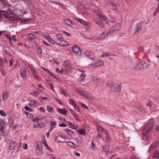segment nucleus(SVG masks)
I'll list each match as a JSON object with an SVG mask.
<instances>
[{
	"label": "nucleus",
	"instance_id": "34",
	"mask_svg": "<svg viewBox=\"0 0 159 159\" xmlns=\"http://www.w3.org/2000/svg\"><path fill=\"white\" fill-rule=\"evenodd\" d=\"M104 62L103 61H96L95 63V67L98 66H102Z\"/></svg>",
	"mask_w": 159,
	"mask_h": 159
},
{
	"label": "nucleus",
	"instance_id": "4",
	"mask_svg": "<svg viewBox=\"0 0 159 159\" xmlns=\"http://www.w3.org/2000/svg\"><path fill=\"white\" fill-rule=\"evenodd\" d=\"M121 27V25L120 24H116V25L111 27L110 30L109 31V33H110L111 34L114 31H117L120 30V29Z\"/></svg>",
	"mask_w": 159,
	"mask_h": 159
},
{
	"label": "nucleus",
	"instance_id": "27",
	"mask_svg": "<svg viewBox=\"0 0 159 159\" xmlns=\"http://www.w3.org/2000/svg\"><path fill=\"white\" fill-rule=\"evenodd\" d=\"M152 157L154 158H156L158 159H159V154L158 151L156 150L154 153Z\"/></svg>",
	"mask_w": 159,
	"mask_h": 159
},
{
	"label": "nucleus",
	"instance_id": "38",
	"mask_svg": "<svg viewBox=\"0 0 159 159\" xmlns=\"http://www.w3.org/2000/svg\"><path fill=\"white\" fill-rule=\"evenodd\" d=\"M79 134H86L85 130L84 129H81L79 130Z\"/></svg>",
	"mask_w": 159,
	"mask_h": 159
},
{
	"label": "nucleus",
	"instance_id": "57",
	"mask_svg": "<svg viewBox=\"0 0 159 159\" xmlns=\"http://www.w3.org/2000/svg\"><path fill=\"white\" fill-rule=\"evenodd\" d=\"M73 116L76 120H77L78 121H80V119H79L78 116L76 115V114H74V115H73Z\"/></svg>",
	"mask_w": 159,
	"mask_h": 159
},
{
	"label": "nucleus",
	"instance_id": "42",
	"mask_svg": "<svg viewBox=\"0 0 159 159\" xmlns=\"http://www.w3.org/2000/svg\"><path fill=\"white\" fill-rule=\"evenodd\" d=\"M103 138L105 139V141L106 142L109 143L110 141V138L108 135L107 134L106 137Z\"/></svg>",
	"mask_w": 159,
	"mask_h": 159
},
{
	"label": "nucleus",
	"instance_id": "17",
	"mask_svg": "<svg viewBox=\"0 0 159 159\" xmlns=\"http://www.w3.org/2000/svg\"><path fill=\"white\" fill-rule=\"evenodd\" d=\"M66 42L64 40L58 39H56V41L55 42V43L61 46H66L67 45L65 44Z\"/></svg>",
	"mask_w": 159,
	"mask_h": 159
},
{
	"label": "nucleus",
	"instance_id": "2",
	"mask_svg": "<svg viewBox=\"0 0 159 159\" xmlns=\"http://www.w3.org/2000/svg\"><path fill=\"white\" fill-rule=\"evenodd\" d=\"M150 64V63L147 62L146 61L143 60L136 65L134 67V69L137 70L145 69L147 68Z\"/></svg>",
	"mask_w": 159,
	"mask_h": 159
},
{
	"label": "nucleus",
	"instance_id": "49",
	"mask_svg": "<svg viewBox=\"0 0 159 159\" xmlns=\"http://www.w3.org/2000/svg\"><path fill=\"white\" fill-rule=\"evenodd\" d=\"M5 35L9 39V41L10 42V43L11 44V42L12 40V38H11V36L10 35L5 34Z\"/></svg>",
	"mask_w": 159,
	"mask_h": 159
},
{
	"label": "nucleus",
	"instance_id": "45",
	"mask_svg": "<svg viewBox=\"0 0 159 159\" xmlns=\"http://www.w3.org/2000/svg\"><path fill=\"white\" fill-rule=\"evenodd\" d=\"M152 103L151 102H149L146 104L147 107H148L150 110H152Z\"/></svg>",
	"mask_w": 159,
	"mask_h": 159
},
{
	"label": "nucleus",
	"instance_id": "18",
	"mask_svg": "<svg viewBox=\"0 0 159 159\" xmlns=\"http://www.w3.org/2000/svg\"><path fill=\"white\" fill-rule=\"evenodd\" d=\"M109 31L107 32H104L102 33L99 36V38L100 39H104L108 34H110L109 33Z\"/></svg>",
	"mask_w": 159,
	"mask_h": 159
},
{
	"label": "nucleus",
	"instance_id": "25",
	"mask_svg": "<svg viewBox=\"0 0 159 159\" xmlns=\"http://www.w3.org/2000/svg\"><path fill=\"white\" fill-rule=\"evenodd\" d=\"M36 154L39 156L42 155L43 151L42 148H36L35 150Z\"/></svg>",
	"mask_w": 159,
	"mask_h": 159
},
{
	"label": "nucleus",
	"instance_id": "40",
	"mask_svg": "<svg viewBox=\"0 0 159 159\" xmlns=\"http://www.w3.org/2000/svg\"><path fill=\"white\" fill-rule=\"evenodd\" d=\"M65 23L67 25H70L72 23V22L70 20L67 19L64 20Z\"/></svg>",
	"mask_w": 159,
	"mask_h": 159
},
{
	"label": "nucleus",
	"instance_id": "39",
	"mask_svg": "<svg viewBox=\"0 0 159 159\" xmlns=\"http://www.w3.org/2000/svg\"><path fill=\"white\" fill-rule=\"evenodd\" d=\"M37 103L35 101L31 100L30 101V103L29 105L31 107H33L35 106V103Z\"/></svg>",
	"mask_w": 159,
	"mask_h": 159
},
{
	"label": "nucleus",
	"instance_id": "29",
	"mask_svg": "<svg viewBox=\"0 0 159 159\" xmlns=\"http://www.w3.org/2000/svg\"><path fill=\"white\" fill-rule=\"evenodd\" d=\"M7 49H9V48L7 47H4L2 49H3V51L5 52V53L7 54L9 56H11V54L10 52V51H8V50Z\"/></svg>",
	"mask_w": 159,
	"mask_h": 159
},
{
	"label": "nucleus",
	"instance_id": "12",
	"mask_svg": "<svg viewBox=\"0 0 159 159\" xmlns=\"http://www.w3.org/2000/svg\"><path fill=\"white\" fill-rule=\"evenodd\" d=\"M76 91L79 93L84 96V97L88 99H90L89 96L85 93V92L82 91V90H81L80 88L77 89H76Z\"/></svg>",
	"mask_w": 159,
	"mask_h": 159
},
{
	"label": "nucleus",
	"instance_id": "28",
	"mask_svg": "<svg viewBox=\"0 0 159 159\" xmlns=\"http://www.w3.org/2000/svg\"><path fill=\"white\" fill-rule=\"evenodd\" d=\"M95 21L97 24H98L100 26H101L102 27H104V25L101 21L97 19L95 20Z\"/></svg>",
	"mask_w": 159,
	"mask_h": 159
},
{
	"label": "nucleus",
	"instance_id": "41",
	"mask_svg": "<svg viewBox=\"0 0 159 159\" xmlns=\"http://www.w3.org/2000/svg\"><path fill=\"white\" fill-rule=\"evenodd\" d=\"M8 96V93L7 92L4 93L2 94L3 98L4 100H6Z\"/></svg>",
	"mask_w": 159,
	"mask_h": 159
},
{
	"label": "nucleus",
	"instance_id": "16",
	"mask_svg": "<svg viewBox=\"0 0 159 159\" xmlns=\"http://www.w3.org/2000/svg\"><path fill=\"white\" fill-rule=\"evenodd\" d=\"M100 79L97 77L93 76L92 77V81L96 85H98L100 81Z\"/></svg>",
	"mask_w": 159,
	"mask_h": 159
},
{
	"label": "nucleus",
	"instance_id": "47",
	"mask_svg": "<svg viewBox=\"0 0 159 159\" xmlns=\"http://www.w3.org/2000/svg\"><path fill=\"white\" fill-rule=\"evenodd\" d=\"M24 108L26 111H29L30 112H31L33 110L32 108H31L30 107H28V106H26Z\"/></svg>",
	"mask_w": 159,
	"mask_h": 159
},
{
	"label": "nucleus",
	"instance_id": "11",
	"mask_svg": "<svg viewBox=\"0 0 159 159\" xmlns=\"http://www.w3.org/2000/svg\"><path fill=\"white\" fill-rule=\"evenodd\" d=\"M94 11V12L96 14H97L98 16H100V17L102 19V20H103V21H105L106 22H108V20L107 17L103 16H101L100 15V10H98L97 11H96V10H95Z\"/></svg>",
	"mask_w": 159,
	"mask_h": 159
},
{
	"label": "nucleus",
	"instance_id": "15",
	"mask_svg": "<svg viewBox=\"0 0 159 159\" xmlns=\"http://www.w3.org/2000/svg\"><path fill=\"white\" fill-rule=\"evenodd\" d=\"M121 84H120L118 85H114L113 84L111 85V90H112L113 89H114V90H116V91L117 92H120L121 90Z\"/></svg>",
	"mask_w": 159,
	"mask_h": 159
},
{
	"label": "nucleus",
	"instance_id": "5",
	"mask_svg": "<svg viewBox=\"0 0 159 159\" xmlns=\"http://www.w3.org/2000/svg\"><path fill=\"white\" fill-rule=\"evenodd\" d=\"M0 14L1 16L0 17V21L2 20L3 18L2 16L5 18H10L9 14L7 11L3 10H1L0 12Z\"/></svg>",
	"mask_w": 159,
	"mask_h": 159
},
{
	"label": "nucleus",
	"instance_id": "19",
	"mask_svg": "<svg viewBox=\"0 0 159 159\" xmlns=\"http://www.w3.org/2000/svg\"><path fill=\"white\" fill-rule=\"evenodd\" d=\"M108 7L111 9L115 10L116 9V5L112 2H110L108 5Z\"/></svg>",
	"mask_w": 159,
	"mask_h": 159
},
{
	"label": "nucleus",
	"instance_id": "8",
	"mask_svg": "<svg viewBox=\"0 0 159 159\" xmlns=\"http://www.w3.org/2000/svg\"><path fill=\"white\" fill-rule=\"evenodd\" d=\"M72 51L77 54L80 55L81 53V50L80 48L77 45H74L72 48Z\"/></svg>",
	"mask_w": 159,
	"mask_h": 159
},
{
	"label": "nucleus",
	"instance_id": "30",
	"mask_svg": "<svg viewBox=\"0 0 159 159\" xmlns=\"http://www.w3.org/2000/svg\"><path fill=\"white\" fill-rule=\"evenodd\" d=\"M50 126H51V129H50V131H51L53 128L55 127L56 125H57V123L56 122L51 121L50 122Z\"/></svg>",
	"mask_w": 159,
	"mask_h": 159
},
{
	"label": "nucleus",
	"instance_id": "62",
	"mask_svg": "<svg viewBox=\"0 0 159 159\" xmlns=\"http://www.w3.org/2000/svg\"><path fill=\"white\" fill-rule=\"evenodd\" d=\"M80 103L81 105L83 107H84V108H85V109H88V107L86 106L84 104V103H83L81 102H80Z\"/></svg>",
	"mask_w": 159,
	"mask_h": 159
},
{
	"label": "nucleus",
	"instance_id": "3",
	"mask_svg": "<svg viewBox=\"0 0 159 159\" xmlns=\"http://www.w3.org/2000/svg\"><path fill=\"white\" fill-rule=\"evenodd\" d=\"M9 12L11 13V14L13 15H14V16H12L10 18H13L14 20H23V19H22V16L21 15H17L16 14H15L13 11L9 9Z\"/></svg>",
	"mask_w": 159,
	"mask_h": 159
},
{
	"label": "nucleus",
	"instance_id": "7",
	"mask_svg": "<svg viewBox=\"0 0 159 159\" xmlns=\"http://www.w3.org/2000/svg\"><path fill=\"white\" fill-rule=\"evenodd\" d=\"M20 75L24 80H26V69L24 66H22L20 70Z\"/></svg>",
	"mask_w": 159,
	"mask_h": 159
},
{
	"label": "nucleus",
	"instance_id": "37",
	"mask_svg": "<svg viewBox=\"0 0 159 159\" xmlns=\"http://www.w3.org/2000/svg\"><path fill=\"white\" fill-rule=\"evenodd\" d=\"M46 109L49 112L51 113H53V112L54 109L51 106H47L46 107Z\"/></svg>",
	"mask_w": 159,
	"mask_h": 159
},
{
	"label": "nucleus",
	"instance_id": "50",
	"mask_svg": "<svg viewBox=\"0 0 159 159\" xmlns=\"http://www.w3.org/2000/svg\"><path fill=\"white\" fill-rule=\"evenodd\" d=\"M137 107L139 110L141 111H143L144 110L143 107L141 105H137Z\"/></svg>",
	"mask_w": 159,
	"mask_h": 159
},
{
	"label": "nucleus",
	"instance_id": "33",
	"mask_svg": "<svg viewBox=\"0 0 159 159\" xmlns=\"http://www.w3.org/2000/svg\"><path fill=\"white\" fill-rule=\"evenodd\" d=\"M109 147L108 145H105L102 147V151L105 152H108Z\"/></svg>",
	"mask_w": 159,
	"mask_h": 159
},
{
	"label": "nucleus",
	"instance_id": "26",
	"mask_svg": "<svg viewBox=\"0 0 159 159\" xmlns=\"http://www.w3.org/2000/svg\"><path fill=\"white\" fill-rule=\"evenodd\" d=\"M157 146V143L152 144L149 148L148 150V152H151L152 150L156 147Z\"/></svg>",
	"mask_w": 159,
	"mask_h": 159
},
{
	"label": "nucleus",
	"instance_id": "43",
	"mask_svg": "<svg viewBox=\"0 0 159 159\" xmlns=\"http://www.w3.org/2000/svg\"><path fill=\"white\" fill-rule=\"evenodd\" d=\"M67 124L69 125L70 128H72V129H75L76 128V127H75L72 124L70 121H68Z\"/></svg>",
	"mask_w": 159,
	"mask_h": 159
},
{
	"label": "nucleus",
	"instance_id": "22",
	"mask_svg": "<svg viewBox=\"0 0 159 159\" xmlns=\"http://www.w3.org/2000/svg\"><path fill=\"white\" fill-rule=\"evenodd\" d=\"M43 37L44 38L47 39V40L51 43L52 44L54 43V41L51 39V38L50 36L47 35H43Z\"/></svg>",
	"mask_w": 159,
	"mask_h": 159
},
{
	"label": "nucleus",
	"instance_id": "52",
	"mask_svg": "<svg viewBox=\"0 0 159 159\" xmlns=\"http://www.w3.org/2000/svg\"><path fill=\"white\" fill-rule=\"evenodd\" d=\"M98 134L97 135H96V137L98 139H100L101 138H102V133H101V132L100 131H98Z\"/></svg>",
	"mask_w": 159,
	"mask_h": 159
},
{
	"label": "nucleus",
	"instance_id": "23",
	"mask_svg": "<svg viewBox=\"0 0 159 159\" xmlns=\"http://www.w3.org/2000/svg\"><path fill=\"white\" fill-rule=\"evenodd\" d=\"M66 143L67 145L74 148H76L78 147V146H76L75 143L72 142L68 141L66 142Z\"/></svg>",
	"mask_w": 159,
	"mask_h": 159
},
{
	"label": "nucleus",
	"instance_id": "51",
	"mask_svg": "<svg viewBox=\"0 0 159 159\" xmlns=\"http://www.w3.org/2000/svg\"><path fill=\"white\" fill-rule=\"evenodd\" d=\"M98 134L97 135H96V137L98 139H100L101 138H102V133H101V132L100 131H98Z\"/></svg>",
	"mask_w": 159,
	"mask_h": 159
},
{
	"label": "nucleus",
	"instance_id": "58",
	"mask_svg": "<svg viewBox=\"0 0 159 159\" xmlns=\"http://www.w3.org/2000/svg\"><path fill=\"white\" fill-rule=\"evenodd\" d=\"M74 109L77 111L80 112V110H79V107L77 106L76 104L74 106Z\"/></svg>",
	"mask_w": 159,
	"mask_h": 159
},
{
	"label": "nucleus",
	"instance_id": "21",
	"mask_svg": "<svg viewBox=\"0 0 159 159\" xmlns=\"http://www.w3.org/2000/svg\"><path fill=\"white\" fill-rule=\"evenodd\" d=\"M75 18V20L77 21L80 22L81 23L83 24L84 25L86 26L88 25V22L78 17H76Z\"/></svg>",
	"mask_w": 159,
	"mask_h": 159
},
{
	"label": "nucleus",
	"instance_id": "48",
	"mask_svg": "<svg viewBox=\"0 0 159 159\" xmlns=\"http://www.w3.org/2000/svg\"><path fill=\"white\" fill-rule=\"evenodd\" d=\"M109 55L110 54L107 52H105L102 53V54L101 55V57H109Z\"/></svg>",
	"mask_w": 159,
	"mask_h": 159
},
{
	"label": "nucleus",
	"instance_id": "14",
	"mask_svg": "<svg viewBox=\"0 0 159 159\" xmlns=\"http://www.w3.org/2000/svg\"><path fill=\"white\" fill-rule=\"evenodd\" d=\"M17 144V143L16 142L11 140L9 149L12 150H14Z\"/></svg>",
	"mask_w": 159,
	"mask_h": 159
},
{
	"label": "nucleus",
	"instance_id": "64",
	"mask_svg": "<svg viewBox=\"0 0 159 159\" xmlns=\"http://www.w3.org/2000/svg\"><path fill=\"white\" fill-rule=\"evenodd\" d=\"M41 68H43V69L48 74L50 71L48 69H47L45 68L44 67H42Z\"/></svg>",
	"mask_w": 159,
	"mask_h": 159
},
{
	"label": "nucleus",
	"instance_id": "53",
	"mask_svg": "<svg viewBox=\"0 0 159 159\" xmlns=\"http://www.w3.org/2000/svg\"><path fill=\"white\" fill-rule=\"evenodd\" d=\"M0 114L1 116L4 117L6 116V115L4 111L2 110H0Z\"/></svg>",
	"mask_w": 159,
	"mask_h": 159
},
{
	"label": "nucleus",
	"instance_id": "24",
	"mask_svg": "<svg viewBox=\"0 0 159 159\" xmlns=\"http://www.w3.org/2000/svg\"><path fill=\"white\" fill-rule=\"evenodd\" d=\"M0 125L1 127L2 128H5L7 125V123L4 121V120L0 119Z\"/></svg>",
	"mask_w": 159,
	"mask_h": 159
},
{
	"label": "nucleus",
	"instance_id": "56",
	"mask_svg": "<svg viewBox=\"0 0 159 159\" xmlns=\"http://www.w3.org/2000/svg\"><path fill=\"white\" fill-rule=\"evenodd\" d=\"M85 75L84 74H81L80 76V80L82 81L85 78Z\"/></svg>",
	"mask_w": 159,
	"mask_h": 159
},
{
	"label": "nucleus",
	"instance_id": "36",
	"mask_svg": "<svg viewBox=\"0 0 159 159\" xmlns=\"http://www.w3.org/2000/svg\"><path fill=\"white\" fill-rule=\"evenodd\" d=\"M28 36L30 40H33L35 38V35L33 34L30 33L28 35Z\"/></svg>",
	"mask_w": 159,
	"mask_h": 159
},
{
	"label": "nucleus",
	"instance_id": "55",
	"mask_svg": "<svg viewBox=\"0 0 159 159\" xmlns=\"http://www.w3.org/2000/svg\"><path fill=\"white\" fill-rule=\"evenodd\" d=\"M69 103L70 104L72 105L73 106L75 105V104H76L72 100H71V99H69Z\"/></svg>",
	"mask_w": 159,
	"mask_h": 159
},
{
	"label": "nucleus",
	"instance_id": "6",
	"mask_svg": "<svg viewBox=\"0 0 159 159\" xmlns=\"http://www.w3.org/2000/svg\"><path fill=\"white\" fill-rule=\"evenodd\" d=\"M142 26V23L141 22H140L137 23L135 25V27L134 29V34H137L141 30Z\"/></svg>",
	"mask_w": 159,
	"mask_h": 159
},
{
	"label": "nucleus",
	"instance_id": "61",
	"mask_svg": "<svg viewBox=\"0 0 159 159\" xmlns=\"http://www.w3.org/2000/svg\"><path fill=\"white\" fill-rule=\"evenodd\" d=\"M59 126L61 127H66L67 126V125L64 123L59 124Z\"/></svg>",
	"mask_w": 159,
	"mask_h": 159
},
{
	"label": "nucleus",
	"instance_id": "35",
	"mask_svg": "<svg viewBox=\"0 0 159 159\" xmlns=\"http://www.w3.org/2000/svg\"><path fill=\"white\" fill-rule=\"evenodd\" d=\"M113 83L111 80H108L106 83V87H109L111 85L113 84Z\"/></svg>",
	"mask_w": 159,
	"mask_h": 159
},
{
	"label": "nucleus",
	"instance_id": "1",
	"mask_svg": "<svg viewBox=\"0 0 159 159\" xmlns=\"http://www.w3.org/2000/svg\"><path fill=\"white\" fill-rule=\"evenodd\" d=\"M154 120L153 119H151L148 120L147 124L143 129L142 134L145 137L151 130L154 124Z\"/></svg>",
	"mask_w": 159,
	"mask_h": 159
},
{
	"label": "nucleus",
	"instance_id": "32",
	"mask_svg": "<svg viewBox=\"0 0 159 159\" xmlns=\"http://www.w3.org/2000/svg\"><path fill=\"white\" fill-rule=\"evenodd\" d=\"M4 128L0 127L1 132L2 134L4 136H5L6 135V130L4 129Z\"/></svg>",
	"mask_w": 159,
	"mask_h": 159
},
{
	"label": "nucleus",
	"instance_id": "46",
	"mask_svg": "<svg viewBox=\"0 0 159 159\" xmlns=\"http://www.w3.org/2000/svg\"><path fill=\"white\" fill-rule=\"evenodd\" d=\"M25 114L26 115L27 117H28V118H31L33 116V114H32L31 113H28V112H27L26 111H25Z\"/></svg>",
	"mask_w": 159,
	"mask_h": 159
},
{
	"label": "nucleus",
	"instance_id": "13",
	"mask_svg": "<svg viewBox=\"0 0 159 159\" xmlns=\"http://www.w3.org/2000/svg\"><path fill=\"white\" fill-rule=\"evenodd\" d=\"M85 55L89 59L93 60L94 58L93 53L92 52L87 51L85 52Z\"/></svg>",
	"mask_w": 159,
	"mask_h": 159
},
{
	"label": "nucleus",
	"instance_id": "54",
	"mask_svg": "<svg viewBox=\"0 0 159 159\" xmlns=\"http://www.w3.org/2000/svg\"><path fill=\"white\" fill-rule=\"evenodd\" d=\"M33 72V75L37 79V80H39L40 79L39 77L37 75L35 72V70L33 71L32 70Z\"/></svg>",
	"mask_w": 159,
	"mask_h": 159
},
{
	"label": "nucleus",
	"instance_id": "20",
	"mask_svg": "<svg viewBox=\"0 0 159 159\" xmlns=\"http://www.w3.org/2000/svg\"><path fill=\"white\" fill-rule=\"evenodd\" d=\"M57 111L63 115H65L67 112V110L65 108L62 109L57 108Z\"/></svg>",
	"mask_w": 159,
	"mask_h": 159
},
{
	"label": "nucleus",
	"instance_id": "59",
	"mask_svg": "<svg viewBox=\"0 0 159 159\" xmlns=\"http://www.w3.org/2000/svg\"><path fill=\"white\" fill-rule=\"evenodd\" d=\"M38 52L40 54H41L42 53V48L41 47H39L38 48Z\"/></svg>",
	"mask_w": 159,
	"mask_h": 159
},
{
	"label": "nucleus",
	"instance_id": "44",
	"mask_svg": "<svg viewBox=\"0 0 159 159\" xmlns=\"http://www.w3.org/2000/svg\"><path fill=\"white\" fill-rule=\"evenodd\" d=\"M13 120L12 118L11 117H10V119H9L8 124L9 125L10 127H11L13 125Z\"/></svg>",
	"mask_w": 159,
	"mask_h": 159
},
{
	"label": "nucleus",
	"instance_id": "9",
	"mask_svg": "<svg viewBox=\"0 0 159 159\" xmlns=\"http://www.w3.org/2000/svg\"><path fill=\"white\" fill-rule=\"evenodd\" d=\"M97 130L98 131H100L101 133H102V136L103 138L106 137V135L108 134L107 130L102 127H100L98 128Z\"/></svg>",
	"mask_w": 159,
	"mask_h": 159
},
{
	"label": "nucleus",
	"instance_id": "10",
	"mask_svg": "<svg viewBox=\"0 0 159 159\" xmlns=\"http://www.w3.org/2000/svg\"><path fill=\"white\" fill-rule=\"evenodd\" d=\"M66 138V137L64 136L58 135L56 137L55 141L57 142L65 143L66 142L62 141V139H65Z\"/></svg>",
	"mask_w": 159,
	"mask_h": 159
},
{
	"label": "nucleus",
	"instance_id": "31",
	"mask_svg": "<svg viewBox=\"0 0 159 159\" xmlns=\"http://www.w3.org/2000/svg\"><path fill=\"white\" fill-rule=\"evenodd\" d=\"M43 143L41 141H38L37 143V148H42Z\"/></svg>",
	"mask_w": 159,
	"mask_h": 159
},
{
	"label": "nucleus",
	"instance_id": "63",
	"mask_svg": "<svg viewBox=\"0 0 159 159\" xmlns=\"http://www.w3.org/2000/svg\"><path fill=\"white\" fill-rule=\"evenodd\" d=\"M56 37L59 39H61L62 38V36L59 34H56Z\"/></svg>",
	"mask_w": 159,
	"mask_h": 159
},
{
	"label": "nucleus",
	"instance_id": "60",
	"mask_svg": "<svg viewBox=\"0 0 159 159\" xmlns=\"http://www.w3.org/2000/svg\"><path fill=\"white\" fill-rule=\"evenodd\" d=\"M159 12V9L157 8V9L155 10V11L153 12V15L154 16H155L156 14L158 13Z\"/></svg>",
	"mask_w": 159,
	"mask_h": 159
}]
</instances>
